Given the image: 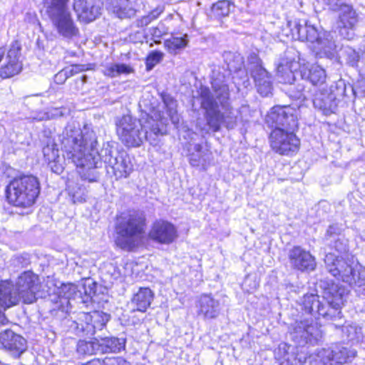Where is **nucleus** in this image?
Wrapping results in <instances>:
<instances>
[{
	"instance_id": "nucleus-40",
	"label": "nucleus",
	"mask_w": 365,
	"mask_h": 365,
	"mask_svg": "<svg viewBox=\"0 0 365 365\" xmlns=\"http://www.w3.org/2000/svg\"><path fill=\"white\" fill-rule=\"evenodd\" d=\"M326 244L330 250H335L339 254H342L348 250L347 241L340 235H334L333 239H326Z\"/></svg>"
},
{
	"instance_id": "nucleus-55",
	"label": "nucleus",
	"mask_w": 365,
	"mask_h": 365,
	"mask_svg": "<svg viewBox=\"0 0 365 365\" xmlns=\"http://www.w3.org/2000/svg\"><path fill=\"white\" fill-rule=\"evenodd\" d=\"M6 318L4 315L1 314V324H4V322H6Z\"/></svg>"
},
{
	"instance_id": "nucleus-46",
	"label": "nucleus",
	"mask_w": 365,
	"mask_h": 365,
	"mask_svg": "<svg viewBox=\"0 0 365 365\" xmlns=\"http://www.w3.org/2000/svg\"><path fill=\"white\" fill-rule=\"evenodd\" d=\"M66 70L68 74V76L71 77L75 74L86 70V65H74L71 68H66Z\"/></svg>"
},
{
	"instance_id": "nucleus-51",
	"label": "nucleus",
	"mask_w": 365,
	"mask_h": 365,
	"mask_svg": "<svg viewBox=\"0 0 365 365\" xmlns=\"http://www.w3.org/2000/svg\"><path fill=\"white\" fill-rule=\"evenodd\" d=\"M83 365H105V359H101L98 358H95Z\"/></svg>"
},
{
	"instance_id": "nucleus-38",
	"label": "nucleus",
	"mask_w": 365,
	"mask_h": 365,
	"mask_svg": "<svg viewBox=\"0 0 365 365\" xmlns=\"http://www.w3.org/2000/svg\"><path fill=\"white\" fill-rule=\"evenodd\" d=\"M162 100L165 108L167 109V113L169 115L171 121L174 124L179 123V116L177 113L176 107L177 103L174 98L168 94L162 96Z\"/></svg>"
},
{
	"instance_id": "nucleus-15",
	"label": "nucleus",
	"mask_w": 365,
	"mask_h": 365,
	"mask_svg": "<svg viewBox=\"0 0 365 365\" xmlns=\"http://www.w3.org/2000/svg\"><path fill=\"white\" fill-rule=\"evenodd\" d=\"M68 126H74L76 128H78L77 126H76L73 124L67 125V126L63 130L62 134L60 135L58 137L60 142H61V138L63 136L64 131H66V129ZM61 144L62 145V143H61ZM61 150L63 153V158L60 157L59 150L57 148V144L56 143L54 140L51 139V138L47 139L46 144L43 145V149H42L45 162L47 163L48 166L49 167L53 173H56L58 175H60L63 173V171L64 170V162L66 160H67V158L65 156V153H64L62 147H61ZM69 161L73 163L71 161V160H69Z\"/></svg>"
},
{
	"instance_id": "nucleus-50",
	"label": "nucleus",
	"mask_w": 365,
	"mask_h": 365,
	"mask_svg": "<svg viewBox=\"0 0 365 365\" xmlns=\"http://www.w3.org/2000/svg\"><path fill=\"white\" fill-rule=\"evenodd\" d=\"M336 228L334 225H330L327 231L325 240L327 238L333 239V237L334 235H338L337 234H336Z\"/></svg>"
},
{
	"instance_id": "nucleus-27",
	"label": "nucleus",
	"mask_w": 365,
	"mask_h": 365,
	"mask_svg": "<svg viewBox=\"0 0 365 365\" xmlns=\"http://www.w3.org/2000/svg\"><path fill=\"white\" fill-rule=\"evenodd\" d=\"M78 294L77 287L73 284H63L58 288L57 294L51 298V302L54 303L53 310L61 309L65 303H68L69 299H74Z\"/></svg>"
},
{
	"instance_id": "nucleus-26",
	"label": "nucleus",
	"mask_w": 365,
	"mask_h": 365,
	"mask_svg": "<svg viewBox=\"0 0 365 365\" xmlns=\"http://www.w3.org/2000/svg\"><path fill=\"white\" fill-rule=\"evenodd\" d=\"M107 9L120 19L131 18L136 10L130 0H106Z\"/></svg>"
},
{
	"instance_id": "nucleus-36",
	"label": "nucleus",
	"mask_w": 365,
	"mask_h": 365,
	"mask_svg": "<svg viewBox=\"0 0 365 365\" xmlns=\"http://www.w3.org/2000/svg\"><path fill=\"white\" fill-rule=\"evenodd\" d=\"M187 35L183 36H172L165 40L164 44L170 53L175 54L178 50L185 48L187 44Z\"/></svg>"
},
{
	"instance_id": "nucleus-37",
	"label": "nucleus",
	"mask_w": 365,
	"mask_h": 365,
	"mask_svg": "<svg viewBox=\"0 0 365 365\" xmlns=\"http://www.w3.org/2000/svg\"><path fill=\"white\" fill-rule=\"evenodd\" d=\"M307 78L312 86L323 85L327 78L325 71L319 66H313L309 71Z\"/></svg>"
},
{
	"instance_id": "nucleus-52",
	"label": "nucleus",
	"mask_w": 365,
	"mask_h": 365,
	"mask_svg": "<svg viewBox=\"0 0 365 365\" xmlns=\"http://www.w3.org/2000/svg\"><path fill=\"white\" fill-rule=\"evenodd\" d=\"M195 153H209L208 150L203 151L202 147L200 144H196L194 147Z\"/></svg>"
},
{
	"instance_id": "nucleus-10",
	"label": "nucleus",
	"mask_w": 365,
	"mask_h": 365,
	"mask_svg": "<svg viewBox=\"0 0 365 365\" xmlns=\"http://www.w3.org/2000/svg\"><path fill=\"white\" fill-rule=\"evenodd\" d=\"M292 339L299 346L315 345L321 341L322 331L312 319L296 321L292 326Z\"/></svg>"
},
{
	"instance_id": "nucleus-17",
	"label": "nucleus",
	"mask_w": 365,
	"mask_h": 365,
	"mask_svg": "<svg viewBox=\"0 0 365 365\" xmlns=\"http://www.w3.org/2000/svg\"><path fill=\"white\" fill-rule=\"evenodd\" d=\"M288 258L291 267L302 272L314 271L317 266L315 257L300 246L289 250Z\"/></svg>"
},
{
	"instance_id": "nucleus-6",
	"label": "nucleus",
	"mask_w": 365,
	"mask_h": 365,
	"mask_svg": "<svg viewBox=\"0 0 365 365\" xmlns=\"http://www.w3.org/2000/svg\"><path fill=\"white\" fill-rule=\"evenodd\" d=\"M299 56L293 48L286 50L283 58L279 63L277 73L281 81L289 83L287 95L293 99L304 101L312 97L311 85L303 78L296 81L293 70L297 69Z\"/></svg>"
},
{
	"instance_id": "nucleus-22",
	"label": "nucleus",
	"mask_w": 365,
	"mask_h": 365,
	"mask_svg": "<svg viewBox=\"0 0 365 365\" xmlns=\"http://www.w3.org/2000/svg\"><path fill=\"white\" fill-rule=\"evenodd\" d=\"M287 27L290 31V35L294 40L307 41L311 43L316 41L318 38L319 29L307 22L303 24L294 20L287 23Z\"/></svg>"
},
{
	"instance_id": "nucleus-56",
	"label": "nucleus",
	"mask_w": 365,
	"mask_h": 365,
	"mask_svg": "<svg viewBox=\"0 0 365 365\" xmlns=\"http://www.w3.org/2000/svg\"><path fill=\"white\" fill-rule=\"evenodd\" d=\"M346 330H355V328L352 326L344 327Z\"/></svg>"
},
{
	"instance_id": "nucleus-49",
	"label": "nucleus",
	"mask_w": 365,
	"mask_h": 365,
	"mask_svg": "<svg viewBox=\"0 0 365 365\" xmlns=\"http://www.w3.org/2000/svg\"><path fill=\"white\" fill-rule=\"evenodd\" d=\"M326 3L329 6L330 9L336 11L341 9V7L344 5L343 0H324Z\"/></svg>"
},
{
	"instance_id": "nucleus-35",
	"label": "nucleus",
	"mask_w": 365,
	"mask_h": 365,
	"mask_svg": "<svg viewBox=\"0 0 365 365\" xmlns=\"http://www.w3.org/2000/svg\"><path fill=\"white\" fill-rule=\"evenodd\" d=\"M98 339L94 338L92 341L79 340L76 345V351L81 356H90L99 354Z\"/></svg>"
},
{
	"instance_id": "nucleus-11",
	"label": "nucleus",
	"mask_w": 365,
	"mask_h": 365,
	"mask_svg": "<svg viewBox=\"0 0 365 365\" xmlns=\"http://www.w3.org/2000/svg\"><path fill=\"white\" fill-rule=\"evenodd\" d=\"M294 130L272 129L269 135L270 145L274 151L289 155L299 150L300 140L294 133Z\"/></svg>"
},
{
	"instance_id": "nucleus-29",
	"label": "nucleus",
	"mask_w": 365,
	"mask_h": 365,
	"mask_svg": "<svg viewBox=\"0 0 365 365\" xmlns=\"http://www.w3.org/2000/svg\"><path fill=\"white\" fill-rule=\"evenodd\" d=\"M223 58L225 62L227 65V68L229 71H226L223 68H216L212 71V78L214 76V71H220V72L225 76V83L227 85V81L229 80L230 72L239 70L245 67L244 65V58L242 55L237 52H232V51H225L223 53ZM212 80L211 81V82Z\"/></svg>"
},
{
	"instance_id": "nucleus-3",
	"label": "nucleus",
	"mask_w": 365,
	"mask_h": 365,
	"mask_svg": "<svg viewBox=\"0 0 365 365\" xmlns=\"http://www.w3.org/2000/svg\"><path fill=\"white\" fill-rule=\"evenodd\" d=\"M146 115L145 120L124 115L116 121L117 135L125 146L140 147L145 140L155 145L158 137L164 135V125L167 120L163 113L153 110L152 113Z\"/></svg>"
},
{
	"instance_id": "nucleus-7",
	"label": "nucleus",
	"mask_w": 365,
	"mask_h": 365,
	"mask_svg": "<svg viewBox=\"0 0 365 365\" xmlns=\"http://www.w3.org/2000/svg\"><path fill=\"white\" fill-rule=\"evenodd\" d=\"M145 228L146 216L143 211L129 210L121 212L117 215L115 225L118 245L124 249L134 247Z\"/></svg>"
},
{
	"instance_id": "nucleus-42",
	"label": "nucleus",
	"mask_w": 365,
	"mask_h": 365,
	"mask_svg": "<svg viewBox=\"0 0 365 365\" xmlns=\"http://www.w3.org/2000/svg\"><path fill=\"white\" fill-rule=\"evenodd\" d=\"M247 71H250L247 68L245 69V67L233 71L235 75L232 78L236 86H242L243 87L247 88L250 85Z\"/></svg>"
},
{
	"instance_id": "nucleus-13",
	"label": "nucleus",
	"mask_w": 365,
	"mask_h": 365,
	"mask_svg": "<svg viewBox=\"0 0 365 365\" xmlns=\"http://www.w3.org/2000/svg\"><path fill=\"white\" fill-rule=\"evenodd\" d=\"M247 69L253 78L258 93L262 96H267L272 90V83L269 73L262 66L258 56L252 53L247 58Z\"/></svg>"
},
{
	"instance_id": "nucleus-18",
	"label": "nucleus",
	"mask_w": 365,
	"mask_h": 365,
	"mask_svg": "<svg viewBox=\"0 0 365 365\" xmlns=\"http://www.w3.org/2000/svg\"><path fill=\"white\" fill-rule=\"evenodd\" d=\"M178 237L177 229L170 222L158 220L151 226L149 237L158 243L169 245Z\"/></svg>"
},
{
	"instance_id": "nucleus-41",
	"label": "nucleus",
	"mask_w": 365,
	"mask_h": 365,
	"mask_svg": "<svg viewBox=\"0 0 365 365\" xmlns=\"http://www.w3.org/2000/svg\"><path fill=\"white\" fill-rule=\"evenodd\" d=\"M70 195L74 202H82L86 200L88 190L84 184L77 182L70 188Z\"/></svg>"
},
{
	"instance_id": "nucleus-14",
	"label": "nucleus",
	"mask_w": 365,
	"mask_h": 365,
	"mask_svg": "<svg viewBox=\"0 0 365 365\" xmlns=\"http://www.w3.org/2000/svg\"><path fill=\"white\" fill-rule=\"evenodd\" d=\"M267 123L273 129L295 130L297 116L290 107H274L266 117Z\"/></svg>"
},
{
	"instance_id": "nucleus-25",
	"label": "nucleus",
	"mask_w": 365,
	"mask_h": 365,
	"mask_svg": "<svg viewBox=\"0 0 365 365\" xmlns=\"http://www.w3.org/2000/svg\"><path fill=\"white\" fill-rule=\"evenodd\" d=\"M312 102L315 108L322 110L327 115L334 113L337 107L335 95L324 90L315 93Z\"/></svg>"
},
{
	"instance_id": "nucleus-5",
	"label": "nucleus",
	"mask_w": 365,
	"mask_h": 365,
	"mask_svg": "<svg viewBox=\"0 0 365 365\" xmlns=\"http://www.w3.org/2000/svg\"><path fill=\"white\" fill-rule=\"evenodd\" d=\"M40 289L38 277L31 271L21 273L15 287L10 282L1 280V307L9 308L21 300L24 304H32L36 300V292Z\"/></svg>"
},
{
	"instance_id": "nucleus-20",
	"label": "nucleus",
	"mask_w": 365,
	"mask_h": 365,
	"mask_svg": "<svg viewBox=\"0 0 365 365\" xmlns=\"http://www.w3.org/2000/svg\"><path fill=\"white\" fill-rule=\"evenodd\" d=\"M102 3L101 0H74L73 9L80 21L91 22L100 14Z\"/></svg>"
},
{
	"instance_id": "nucleus-4",
	"label": "nucleus",
	"mask_w": 365,
	"mask_h": 365,
	"mask_svg": "<svg viewBox=\"0 0 365 365\" xmlns=\"http://www.w3.org/2000/svg\"><path fill=\"white\" fill-rule=\"evenodd\" d=\"M346 294L344 287L332 284L324 292L323 300L326 302H321L317 294H307L301 299V305L306 313L316 318L321 316L327 319H341V309Z\"/></svg>"
},
{
	"instance_id": "nucleus-30",
	"label": "nucleus",
	"mask_w": 365,
	"mask_h": 365,
	"mask_svg": "<svg viewBox=\"0 0 365 365\" xmlns=\"http://www.w3.org/2000/svg\"><path fill=\"white\" fill-rule=\"evenodd\" d=\"M314 48L323 52L327 57H331L336 49L333 34L330 32L318 31V38L313 41Z\"/></svg>"
},
{
	"instance_id": "nucleus-32",
	"label": "nucleus",
	"mask_w": 365,
	"mask_h": 365,
	"mask_svg": "<svg viewBox=\"0 0 365 365\" xmlns=\"http://www.w3.org/2000/svg\"><path fill=\"white\" fill-rule=\"evenodd\" d=\"M355 356L356 351L354 350H349L341 345H336L331 351L329 361L337 365H342L351 359L354 358Z\"/></svg>"
},
{
	"instance_id": "nucleus-28",
	"label": "nucleus",
	"mask_w": 365,
	"mask_h": 365,
	"mask_svg": "<svg viewBox=\"0 0 365 365\" xmlns=\"http://www.w3.org/2000/svg\"><path fill=\"white\" fill-rule=\"evenodd\" d=\"M154 298L153 292L148 287H140L138 291L133 294L130 304L133 307V311L145 312L150 306Z\"/></svg>"
},
{
	"instance_id": "nucleus-54",
	"label": "nucleus",
	"mask_w": 365,
	"mask_h": 365,
	"mask_svg": "<svg viewBox=\"0 0 365 365\" xmlns=\"http://www.w3.org/2000/svg\"><path fill=\"white\" fill-rule=\"evenodd\" d=\"M81 79L83 83H85L87 82L88 77L86 75H83L81 76Z\"/></svg>"
},
{
	"instance_id": "nucleus-44",
	"label": "nucleus",
	"mask_w": 365,
	"mask_h": 365,
	"mask_svg": "<svg viewBox=\"0 0 365 365\" xmlns=\"http://www.w3.org/2000/svg\"><path fill=\"white\" fill-rule=\"evenodd\" d=\"M68 1L69 0H44L46 11L47 9L53 7L56 9L67 7L66 4Z\"/></svg>"
},
{
	"instance_id": "nucleus-43",
	"label": "nucleus",
	"mask_w": 365,
	"mask_h": 365,
	"mask_svg": "<svg viewBox=\"0 0 365 365\" xmlns=\"http://www.w3.org/2000/svg\"><path fill=\"white\" fill-rule=\"evenodd\" d=\"M163 53L158 51L150 52L146 58L147 71L152 70L155 65L159 63L163 60Z\"/></svg>"
},
{
	"instance_id": "nucleus-53",
	"label": "nucleus",
	"mask_w": 365,
	"mask_h": 365,
	"mask_svg": "<svg viewBox=\"0 0 365 365\" xmlns=\"http://www.w3.org/2000/svg\"><path fill=\"white\" fill-rule=\"evenodd\" d=\"M153 32L151 33L152 35L160 37L161 36V32L158 28H153L152 29Z\"/></svg>"
},
{
	"instance_id": "nucleus-33",
	"label": "nucleus",
	"mask_w": 365,
	"mask_h": 365,
	"mask_svg": "<svg viewBox=\"0 0 365 365\" xmlns=\"http://www.w3.org/2000/svg\"><path fill=\"white\" fill-rule=\"evenodd\" d=\"M235 8L234 4L228 0H220L213 4L210 16L216 19H221L228 16L231 11Z\"/></svg>"
},
{
	"instance_id": "nucleus-39",
	"label": "nucleus",
	"mask_w": 365,
	"mask_h": 365,
	"mask_svg": "<svg viewBox=\"0 0 365 365\" xmlns=\"http://www.w3.org/2000/svg\"><path fill=\"white\" fill-rule=\"evenodd\" d=\"M133 71L130 66L124 63H113L105 68L104 75L114 78L121 74H128Z\"/></svg>"
},
{
	"instance_id": "nucleus-12",
	"label": "nucleus",
	"mask_w": 365,
	"mask_h": 365,
	"mask_svg": "<svg viewBox=\"0 0 365 365\" xmlns=\"http://www.w3.org/2000/svg\"><path fill=\"white\" fill-rule=\"evenodd\" d=\"M58 33L66 38H72L79 34L67 7L51 8L46 11Z\"/></svg>"
},
{
	"instance_id": "nucleus-48",
	"label": "nucleus",
	"mask_w": 365,
	"mask_h": 365,
	"mask_svg": "<svg viewBox=\"0 0 365 365\" xmlns=\"http://www.w3.org/2000/svg\"><path fill=\"white\" fill-rule=\"evenodd\" d=\"M282 359L287 362V365H298L297 358L294 354H290L289 351H285Z\"/></svg>"
},
{
	"instance_id": "nucleus-31",
	"label": "nucleus",
	"mask_w": 365,
	"mask_h": 365,
	"mask_svg": "<svg viewBox=\"0 0 365 365\" xmlns=\"http://www.w3.org/2000/svg\"><path fill=\"white\" fill-rule=\"evenodd\" d=\"M99 354L111 352H120L125 349V339L118 337H105L98 339Z\"/></svg>"
},
{
	"instance_id": "nucleus-19",
	"label": "nucleus",
	"mask_w": 365,
	"mask_h": 365,
	"mask_svg": "<svg viewBox=\"0 0 365 365\" xmlns=\"http://www.w3.org/2000/svg\"><path fill=\"white\" fill-rule=\"evenodd\" d=\"M21 44L18 41H14L6 57V62L1 66V78H11L18 74L21 68L22 64L19 61L21 56Z\"/></svg>"
},
{
	"instance_id": "nucleus-57",
	"label": "nucleus",
	"mask_w": 365,
	"mask_h": 365,
	"mask_svg": "<svg viewBox=\"0 0 365 365\" xmlns=\"http://www.w3.org/2000/svg\"><path fill=\"white\" fill-rule=\"evenodd\" d=\"M85 292H86V294H88V295H90V296H91V292H92V290H91V289H90L89 292H87V290H85Z\"/></svg>"
},
{
	"instance_id": "nucleus-23",
	"label": "nucleus",
	"mask_w": 365,
	"mask_h": 365,
	"mask_svg": "<svg viewBox=\"0 0 365 365\" xmlns=\"http://www.w3.org/2000/svg\"><path fill=\"white\" fill-rule=\"evenodd\" d=\"M1 346L13 357L18 358L26 349V341L10 329L1 332Z\"/></svg>"
},
{
	"instance_id": "nucleus-2",
	"label": "nucleus",
	"mask_w": 365,
	"mask_h": 365,
	"mask_svg": "<svg viewBox=\"0 0 365 365\" xmlns=\"http://www.w3.org/2000/svg\"><path fill=\"white\" fill-rule=\"evenodd\" d=\"M225 81V76L220 71H215L211 82L215 98L208 88L201 91V107L205 110L204 117L207 123L201 127L198 122L197 125L205 133L218 132L221 125L228 130L237 125V116L230 105V90Z\"/></svg>"
},
{
	"instance_id": "nucleus-9",
	"label": "nucleus",
	"mask_w": 365,
	"mask_h": 365,
	"mask_svg": "<svg viewBox=\"0 0 365 365\" xmlns=\"http://www.w3.org/2000/svg\"><path fill=\"white\" fill-rule=\"evenodd\" d=\"M325 268L333 277L353 287L365 286V271L354 268L344 259L329 252L324 257Z\"/></svg>"
},
{
	"instance_id": "nucleus-16",
	"label": "nucleus",
	"mask_w": 365,
	"mask_h": 365,
	"mask_svg": "<svg viewBox=\"0 0 365 365\" xmlns=\"http://www.w3.org/2000/svg\"><path fill=\"white\" fill-rule=\"evenodd\" d=\"M79 320V322H74V329L77 334L92 336L96 330L103 329L108 321V316L98 312H95L93 314L82 313Z\"/></svg>"
},
{
	"instance_id": "nucleus-47",
	"label": "nucleus",
	"mask_w": 365,
	"mask_h": 365,
	"mask_svg": "<svg viewBox=\"0 0 365 365\" xmlns=\"http://www.w3.org/2000/svg\"><path fill=\"white\" fill-rule=\"evenodd\" d=\"M68 78H69L68 74L66 68H64L55 75L54 81L58 84H62Z\"/></svg>"
},
{
	"instance_id": "nucleus-8",
	"label": "nucleus",
	"mask_w": 365,
	"mask_h": 365,
	"mask_svg": "<svg viewBox=\"0 0 365 365\" xmlns=\"http://www.w3.org/2000/svg\"><path fill=\"white\" fill-rule=\"evenodd\" d=\"M40 192L39 182L32 175H26L11 180L5 190L6 198L16 207L28 208L36 202Z\"/></svg>"
},
{
	"instance_id": "nucleus-45",
	"label": "nucleus",
	"mask_w": 365,
	"mask_h": 365,
	"mask_svg": "<svg viewBox=\"0 0 365 365\" xmlns=\"http://www.w3.org/2000/svg\"><path fill=\"white\" fill-rule=\"evenodd\" d=\"M105 365H130L128 361L122 357H106Z\"/></svg>"
},
{
	"instance_id": "nucleus-24",
	"label": "nucleus",
	"mask_w": 365,
	"mask_h": 365,
	"mask_svg": "<svg viewBox=\"0 0 365 365\" xmlns=\"http://www.w3.org/2000/svg\"><path fill=\"white\" fill-rule=\"evenodd\" d=\"M197 314L204 319L217 318L221 310L219 300L211 294H202L196 302Z\"/></svg>"
},
{
	"instance_id": "nucleus-21",
	"label": "nucleus",
	"mask_w": 365,
	"mask_h": 365,
	"mask_svg": "<svg viewBox=\"0 0 365 365\" xmlns=\"http://www.w3.org/2000/svg\"><path fill=\"white\" fill-rule=\"evenodd\" d=\"M337 28L340 35L347 39L353 37L351 31L358 22V16L354 9L349 5H344L340 9Z\"/></svg>"
},
{
	"instance_id": "nucleus-1",
	"label": "nucleus",
	"mask_w": 365,
	"mask_h": 365,
	"mask_svg": "<svg viewBox=\"0 0 365 365\" xmlns=\"http://www.w3.org/2000/svg\"><path fill=\"white\" fill-rule=\"evenodd\" d=\"M61 140L66 158L76 166L82 181L96 182L100 177L97 169L103 162L108 173H113L116 179L127 178L133 170L126 152L113 149L109 145L98 151L97 137L93 130L68 126Z\"/></svg>"
},
{
	"instance_id": "nucleus-34",
	"label": "nucleus",
	"mask_w": 365,
	"mask_h": 365,
	"mask_svg": "<svg viewBox=\"0 0 365 365\" xmlns=\"http://www.w3.org/2000/svg\"><path fill=\"white\" fill-rule=\"evenodd\" d=\"M212 155L210 153H192L190 155L189 161L192 167L200 170H206L210 165Z\"/></svg>"
}]
</instances>
